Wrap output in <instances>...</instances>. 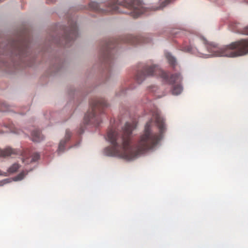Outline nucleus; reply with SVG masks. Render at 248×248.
<instances>
[{
    "instance_id": "8",
    "label": "nucleus",
    "mask_w": 248,
    "mask_h": 248,
    "mask_svg": "<svg viewBox=\"0 0 248 248\" xmlns=\"http://www.w3.org/2000/svg\"><path fill=\"white\" fill-rule=\"evenodd\" d=\"M69 26L64 30V34L62 39L67 45L71 41L75 40L78 36L76 23L73 20L68 22Z\"/></svg>"
},
{
    "instance_id": "15",
    "label": "nucleus",
    "mask_w": 248,
    "mask_h": 248,
    "mask_svg": "<svg viewBox=\"0 0 248 248\" xmlns=\"http://www.w3.org/2000/svg\"><path fill=\"white\" fill-rule=\"evenodd\" d=\"M166 56L169 63L172 65H174L176 62L175 58L170 54H166Z\"/></svg>"
},
{
    "instance_id": "9",
    "label": "nucleus",
    "mask_w": 248,
    "mask_h": 248,
    "mask_svg": "<svg viewBox=\"0 0 248 248\" xmlns=\"http://www.w3.org/2000/svg\"><path fill=\"white\" fill-rule=\"evenodd\" d=\"M71 136V133L68 130H66L65 135L64 139L60 141L59 147H58V151L59 152H63L64 150V146L66 142H67L70 139Z\"/></svg>"
},
{
    "instance_id": "16",
    "label": "nucleus",
    "mask_w": 248,
    "mask_h": 248,
    "mask_svg": "<svg viewBox=\"0 0 248 248\" xmlns=\"http://www.w3.org/2000/svg\"><path fill=\"white\" fill-rule=\"evenodd\" d=\"M40 155L38 153H34L32 155L31 162H35L39 159Z\"/></svg>"
},
{
    "instance_id": "7",
    "label": "nucleus",
    "mask_w": 248,
    "mask_h": 248,
    "mask_svg": "<svg viewBox=\"0 0 248 248\" xmlns=\"http://www.w3.org/2000/svg\"><path fill=\"white\" fill-rule=\"evenodd\" d=\"M10 46L12 53L19 56L20 58L28 55L29 42L26 39L14 41L11 44Z\"/></svg>"
},
{
    "instance_id": "4",
    "label": "nucleus",
    "mask_w": 248,
    "mask_h": 248,
    "mask_svg": "<svg viewBox=\"0 0 248 248\" xmlns=\"http://www.w3.org/2000/svg\"><path fill=\"white\" fill-rule=\"evenodd\" d=\"M149 40L144 36L125 35L118 38L111 39L105 44L102 48V58L105 65L109 66L113 60V56L110 49L115 47L114 44L119 43H125L131 45L140 43H148Z\"/></svg>"
},
{
    "instance_id": "1",
    "label": "nucleus",
    "mask_w": 248,
    "mask_h": 248,
    "mask_svg": "<svg viewBox=\"0 0 248 248\" xmlns=\"http://www.w3.org/2000/svg\"><path fill=\"white\" fill-rule=\"evenodd\" d=\"M153 118L159 130V133L153 131L152 120L149 121L145 126L143 133L133 146L131 145V140L132 131L136 127V122L126 123L121 130L112 128L109 129L107 132V139L111 146L105 149L106 155L130 160L153 148L161 139L162 134L166 129L164 120L159 113H155Z\"/></svg>"
},
{
    "instance_id": "2",
    "label": "nucleus",
    "mask_w": 248,
    "mask_h": 248,
    "mask_svg": "<svg viewBox=\"0 0 248 248\" xmlns=\"http://www.w3.org/2000/svg\"><path fill=\"white\" fill-rule=\"evenodd\" d=\"M239 32L248 35V26ZM202 41L210 56L234 57L248 53V39H242L221 47L204 38Z\"/></svg>"
},
{
    "instance_id": "12",
    "label": "nucleus",
    "mask_w": 248,
    "mask_h": 248,
    "mask_svg": "<svg viewBox=\"0 0 248 248\" xmlns=\"http://www.w3.org/2000/svg\"><path fill=\"white\" fill-rule=\"evenodd\" d=\"M173 0H160L159 6L154 8V10L162 9L163 8L166 7L168 4H169Z\"/></svg>"
},
{
    "instance_id": "11",
    "label": "nucleus",
    "mask_w": 248,
    "mask_h": 248,
    "mask_svg": "<svg viewBox=\"0 0 248 248\" xmlns=\"http://www.w3.org/2000/svg\"><path fill=\"white\" fill-rule=\"evenodd\" d=\"M15 151L10 148H7L4 150H0V157H6L15 154Z\"/></svg>"
},
{
    "instance_id": "20",
    "label": "nucleus",
    "mask_w": 248,
    "mask_h": 248,
    "mask_svg": "<svg viewBox=\"0 0 248 248\" xmlns=\"http://www.w3.org/2000/svg\"><path fill=\"white\" fill-rule=\"evenodd\" d=\"M47 2H54L56 0H46Z\"/></svg>"
},
{
    "instance_id": "18",
    "label": "nucleus",
    "mask_w": 248,
    "mask_h": 248,
    "mask_svg": "<svg viewBox=\"0 0 248 248\" xmlns=\"http://www.w3.org/2000/svg\"><path fill=\"white\" fill-rule=\"evenodd\" d=\"M24 173L23 172H21L19 175H17V179L18 180H22L24 178Z\"/></svg>"
},
{
    "instance_id": "19",
    "label": "nucleus",
    "mask_w": 248,
    "mask_h": 248,
    "mask_svg": "<svg viewBox=\"0 0 248 248\" xmlns=\"http://www.w3.org/2000/svg\"><path fill=\"white\" fill-rule=\"evenodd\" d=\"M0 175H4V176H6L7 175V173L6 172H4L3 173L0 170Z\"/></svg>"
},
{
    "instance_id": "3",
    "label": "nucleus",
    "mask_w": 248,
    "mask_h": 248,
    "mask_svg": "<svg viewBox=\"0 0 248 248\" xmlns=\"http://www.w3.org/2000/svg\"><path fill=\"white\" fill-rule=\"evenodd\" d=\"M157 76L161 77L165 82L170 84L174 85L172 89V93L174 95L181 93L183 88L180 84L182 81V78L179 73L172 74L170 77L169 75L162 70L158 65L152 64L149 65L146 64L143 66L142 69L138 71L136 75V79L138 82L140 83L148 76Z\"/></svg>"
},
{
    "instance_id": "17",
    "label": "nucleus",
    "mask_w": 248,
    "mask_h": 248,
    "mask_svg": "<svg viewBox=\"0 0 248 248\" xmlns=\"http://www.w3.org/2000/svg\"><path fill=\"white\" fill-rule=\"evenodd\" d=\"M181 50L185 52H190L192 50V48L190 46H182Z\"/></svg>"
},
{
    "instance_id": "14",
    "label": "nucleus",
    "mask_w": 248,
    "mask_h": 248,
    "mask_svg": "<svg viewBox=\"0 0 248 248\" xmlns=\"http://www.w3.org/2000/svg\"><path fill=\"white\" fill-rule=\"evenodd\" d=\"M19 168V165L17 163L13 164L8 170V172L13 173L16 172Z\"/></svg>"
},
{
    "instance_id": "10",
    "label": "nucleus",
    "mask_w": 248,
    "mask_h": 248,
    "mask_svg": "<svg viewBox=\"0 0 248 248\" xmlns=\"http://www.w3.org/2000/svg\"><path fill=\"white\" fill-rule=\"evenodd\" d=\"M32 140L35 142H40L43 139V136L41 135L39 130L35 129L31 133Z\"/></svg>"
},
{
    "instance_id": "13",
    "label": "nucleus",
    "mask_w": 248,
    "mask_h": 248,
    "mask_svg": "<svg viewBox=\"0 0 248 248\" xmlns=\"http://www.w3.org/2000/svg\"><path fill=\"white\" fill-rule=\"evenodd\" d=\"M89 8L91 10L97 12H100L102 11L100 8L98 4L95 2H91L89 4Z\"/></svg>"
},
{
    "instance_id": "6",
    "label": "nucleus",
    "mask_w": 248,
    "mask_h": 248,
    "mask_svg": "<svg viewBox=\"0 0 248 248\" xmlns=\"http://www.w3.org/2000/svg\"><path fill=\"white\" fill-rule=\"evenodd\" d=\"M91 106L92 110L85 114L84 122L86 124L93 123L96 125H98L100 121L99 117L97 115V112L98 111L101 113L102 108L107 107V103L104 99H95L91 103Z\"/></svg>"
},
{
    "instance_id": "5",
    "label": "nucleus",
    "mask_w": 248,
    "mask_h": 248,
    "mask_svg": "<svg viewBox=\"0 0 248 248\" xmlns=\"http://www.w3.org/2000/svg\"><path fill=\"white\" fill-rule=\"evenodd\" d=\"M130 10V14L134 18L138 17L141 14L146 13L148 9L144 7L140 0H111L108 3V11L112 13L128 14L121 8Z\"/></svg>"
}]
</instances>
